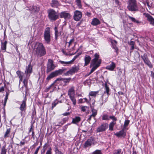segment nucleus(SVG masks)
<instances>
[{"label": "nucleus", "instance_id": "f257e3e1", "mask_svg": "<svg viewBox=\"0 0 154 154\" xmlns=\"http://www.w3.org/2000/svg\"><path fill=\"white\" fill-rule=\"evenodd\" d=\"M35 54L37 57H41L46 54V51L43 44L40 42H37L35 45Z\"/></svg>", "mask_w": 154, "mask_h": 154}, {"label": "nucleus", "instance_id": "f03ea898", "mask_svg": "<svg viewBox=\"0 0 154 154\" xmlns=\"http://www.w3.org/2000/svg\"><path fill=\"white\" fill-rule=\"evenodd\" d=\"M99 56L98 54L96 53L95 54V57L92 60L91 63V65H92L93 67L88 75H89L94 72L100 65L101 62V60L99 59Z\"/></svg>", "mask_w": 154, "mask_h": 154}, {"label": "nucleus", "instance_id": "7ed1b4c3", "mask_svg": "<svg viewBox=\"0 0 154 154\" xmlns=\"http://www.w3.org/2000/svg\"><path fill=\"white\" fill-rule=\"evenodd\" d=\"M67 69L65 68L59 69L58 70L52 72L46 78V80H49L54 77L62 75L66 71Z\"/></svg>", "mask_w": 154, "mask_h": 154}, {"label": "nucleus", "instance_id": "20e7f679", "mask_svg": "<svg viewBox=\"0 0 154 154\" xmlns=\"http://www.w3.org/2000/svg\"><path fill=\"white\" fill-rule=\"evenodd\" d=\"M48 17L51 21H54L59 18L58 14L55 11L52 9H50L48 10Z\"/></svg>", "mask_w": 154, "mask_h": 154}, {"label": "nucleus", "instance_id": "39448f33", "mask_svg": "<svg viewBox=\"0 0 154 154\" xmlns=\"http://www.w3.org/2000/svg\"><path fill=\"white\" fill-rule=\"evenodd\" d=\"M128 3L127 8L129 11H138V8L135 0H129Z\"/></svg>", "mask_w": 154, "mask_h": 154}, {"label": "nucleus", "instance_id": "423d86ee", "mask_svg": "<svg viewBox=\"0 0 154 154\" xmlns=\"http://www.w3.org/2000/svg\"><path fill=\"white\" fill-rule=\"evenodd\" d=\"M44 39L45 42L48 44H50L51 41V35L50 29L49 27H47L44 31Z\"/></svg>", "mask_w": 154, "mask_h": 154}, {"label": "nucleus", "instance_id": "0eeeda50", "mask_svg": "<svg viewBox=\"0 0 154 154\" xmlns=\"http://www.w3.org/2000/svg\"><path fill=\"white\" fill-rule=\"evenodd\" d=\"M105 91H104L103 94L102 96V99L103 101V103L101 104L102 105L103 103L106 102L107 100V98L109 95V89L106 83L105 84Z\"/></svg>", "mask_w": 154, "mask_h": 154}, {"label": "nucleus", "instance_id": "6e6552de", "mask_svg": "<svg viewBox=\"0 0 154 154\" xmlns=\"http://www.w3.org/2000/svg\"><path fill=\"white\" fill-rule=\"evenodd\" d=\"M56 67V66L53 63V60L51 59H49L47 65L46 72L48 73L54 70Z\"/></svg>", "mask_w": 154, "mask_h": 154}, {"label": "nucleus", "instance_id": "1a4fd4ad", "mask_svg": "<svg viewBox=\"0 0 154 154\" xmlns=\"http://www.w3.org/2000/svg\"><path fill=\"white\" fill-rule=\"evenodd\" d=\"M79 69V67L78 66H74L68 71L65 72L63 74L64 75L67 76L69 75H72L74 73L77 72Z\"/></svg>", "mask_w": 154, "mask_h": 154}, {"label": "nucleus", "instance_id": "9d476101", "mask_svg": "<svg viewBox=\"0 0 154 154\" xmlns=\"http://www.w3.org/2000/svg\"><path fill=\"white\" fill-rule=\"evenodd\" d=\"M141 57L144 63L150 68H152L153 67V65L149 59L146 54V53L144 54L143 55L141 56Z\"/></svg>", "mask_w": 154, "mask_h": 154}, {"label": "nucleus", "instance_id": "9b49d317", "mask_svg": "<svg viewBox=\"0 0 154 154\" xmlns=\"http://www.w3.org/2000/svg\"><path fill=\"white\" fill-rule=\"evenodd\" d=\"M108 124L107 123H103L99 126L96 129L97 133H100L105 131L108 127Z\"/></svg>", "mask_w": 154, "mask_h": 154}, {"label": "nucleus", "instance_id": "f8f14e48", "mask_svg": "<svg viewBox=\"0 0 154 154\" xmlns=\"http://www.w3.org/2000/svg\"><path fill=\"white\" fill-rule=\"evenodd\" d=\"M82 16V12L80 11L76 10L74 12L73 17L75 20L79 21L81 18Z\"/></svg>", "mask_w": 154, "mask_h": 154}, {"label": "nucleus", "instance_id": "ddd939ff", "mask_svg": "<svg viewBox=\"0 0 154 154\" xmlns=\"http://www.w3.org/2000/svg\"><path fill=\"white\" fill-rule=\"evenodd\" d=\"M60 17L61 18H64L65 20L69 19L71 15L70 14L66 11H64L60 13Z\"/></svg>", "mask_w": 154, "mask_h": 154}, {"label": "nucleus", "instance_id": "4468645a", "mask_svg": "<svg viewBox=\"0 0 154 154\" xmlns=\"http://www.w3.org/2000/svg\"><path fill=\"white\" fill-rule=\"evenodd\" d=\"M26 100L24 99L22 102V103L20 104V109L21 111L20 113L21 116H22L23 112H25L26 109Z\"/></svg>", "mask_w": 154, "mask_h": 154}, {"label": "nucleus", "instance_id": "2eb2a0df", "mask_svg": "<svg viewBox=\"0 0 154 154\" xmlns=\"http://www.w3.org/2000/svg\"><path fill=\"white\" fill-rule=\"evenodd\" d=\"M125 129L124 128H122L120 131L115 133V135L118 137H125L126 134V132L124 131Z\"/></svg>", "mask_w": 154, "mask_h": 154}, {"label": "nucleus", "instance_id": "dca6fc26", "mask_svg": "<svg viewBox=\"0 0 154 154\" xmlns=\"http://www.w3.org/2000/svg\"><path fill=\"white\" fill-rule=\"evenodd\" d=\"M94 140L91 137L88 139L84 144V148H86L91 146V144L93 143Z\"/></svg>", "mask_w": 154, "mask_h": 154}, {"label": "nucleus", "instance_id": "f3484780", "mask_svg": "<svg viewBox=\"0 0 154 154\" xmlns=\"http://www.w3.org/2000/svg\"><path fill=\"white\" fill-rule=\"evenodd\" d=\"M32 67L30 63L26 67L25 73L27 77H29L30 74L32 73Z\"/></svg>", "mask_w": 154, "mask_h": 154}, {"label": "nucleus", "instance_id": "a211bd4d", "mask_svg": "<svg viewBox=\"0 0 154 154\" xmlns=\"http://www.w3.org/2000/svg\"><path fill=\"white\" fill-rule=\"evenodd\" d=\"M116 67V64L115 63L113 62H111V63L107 66L106 68L109 70L113 71L114 70L115 68Z\"/></svg>", "mask_w": 154, "mask_h": 154}, {"label": "nucleus", "instance_id": "6ab92c4d", "mask_svg": "<svg viewBox=\"0 0 154 154\" xmlns=\"http://www.w3.org/2000/svg\"><path fill=\"white\" fill-rule=\"evenodd\" d=\"M54 34H55V39L57 40L58 37L59 35H60L61 34V31H59L58 30L57 26H55L54 27Z\"/></svg>", "mask_w": 154, "mask_h": 154}, {"label": "nucleus", "instance_id": "aec40b11", "mask_svg": "<svg viewBox=\"0 0 154 154\" xmlns=\"http://www.w3.org/2000/svg\"><path fill=\"white\" fill-rule=\"evenodd\" d=\"M147 20L149 22L150 24L154 26V18L151 15L148 14L146 16Z\"/></svg>", "mask_w": 154, "mask_h": 154}, {"label": "nucleus", "instance_id": "412c9836", "mask_svg": "<svg viewBox=\"0 0 154 154\" xmlns=\"http://www.w3.org/2000/svg\"><path fill=\"white\" fill-rule=\"evenodd\" d=\"M81 118L80 117L75 116L72 119V123L77 125L81 121Z\"/></svg>", "mask_w": 154, "mask_h": 154}, {"label": "nucleus", "instance_id": "4be33fe9", "mask_svg": "<svg viewBox=\"0 0 154 154\" xmlns=\"http://www.w3.org/2000/svg\"><path fill=\"white\" fill-rule=\"evenodd\" d=\"M51 6L53 8H57L59 6V3L57 0H52L51 3Z\"/></svg>", "mask_w": 154, "mask_h": 154}, {"label": "nucleus", "instance_id": "5701e85b", "mask_svg": "<svg viewBox=\"0 0 154 154\" xmlns=\"http://www.w3.org/2000/svg\"><path fill=\"white\" fill-rule=\"evenodd\" d=\"M111 43L113 48L115 49L116 52L117 53L118 51V49L116 46V45L117 44V41L115 40H112L111 41Z\"/></svg>", "mask_w": 154, "mask_h": 154}, {"label": "nucleus", "instance_id": "b1692460", "mask_svg": "<svg viewBox=\"0 0 154 154\" xmlns=\"http://www.w3.org/2000/svg\"><path fill=\"white\" fill-rule=\"evenodd\" d=\"M100 23V21L97 18H94L91 23V24L94 26H96Z\"/></svg>", "mask_w": 154, "mask_h": 154}, {"label": "nucleus", "instance_id": "393cba45", "mask_svg": "<svg viewBox=\"0 0 154 154\" xmlns=\"http://www.w3.org/2000/svg\"><path fill=\"white\" fill-rule=\"evenodd\" d=\"M7 43V41H5L4 42H2L1 50L4 51V52L6 51V45Z\"/></svg>", "mask_w": 154, "mask_h": 154}, {"label": "nucleus", "instance_id": "a878e982", "mask_svg": "<svg viewBox=\"0 0 154 154\" xmlns=\"http://www.w3.org/2000/svg\"><path fill=\"white\" fill-rule=\"evenodd\" d=\"M91 57L89 56H86L85 58V66H86L88 65L91 60Z\"/></svg>", "mask_w": 154, "mask_h": 154}, {"label": "nucleus", "instance_id": "bb28decb", "mask_svg": "<svg viewBox=\"0 0 154 154\" xmlns=\"http://www.w3.org/2000/svg\"><path fill=\"white\" fill-rule=\"evenodd\" d=\"M54 151L55 154H63V152L58 149L57 145H54Z\"/></svg>", "mask_w": 154, "mask_h": 154}, {"label": "nucleus", "instance_id": "cd10ccee", "mask_svg": "<svg viewBox=\"0 0 154 154\" xmlns=\"http://www.w3.org/2000/svg\"><path fill=\"white\" fill-rule=\"evenodd\" d=\"M75 93L74 87L73 86L71 87L69 90L68 94L69 96H72Z\"/></svg>", "mask_w": 154, "mask_h": 154}, {"label": "nucleus", "instance_id": "c85d7f7f", "mask_svg": "<svg viewBox=\"0 0 154 154\" xmlns=\"http://www.w3.org/2000/svg\"><path fill=\"white\" fill-rule=\"evenodd\" d=\"M116 124V122H111L109 125V130L111 131L113 130L114 126Z\"/></svg>", "mask_w": 154, "mask_h": 154}, {"label": "nucleus", "instance_id": "c756f323", "mask_svg": "<svg viewBox=\"0 0 154 154\" xmlns=\"http://www.w3.org/2000/svg\"><path fill=\"white\" fill-rule=\"evenodd\" d=\"M10 132L11 129L10 128L7 129L4 135V138H6L8 137Z\"/></svg>", "mask_w": 154, "mask_h": 154}, {"label": "nucleus", "instance_id": "7c9ffc66", "mask_svg": "<svg viewBox=\"0 0 154 154\" xmlns=\"http://www.w3.org/2000/svg\"><path fill=\"white\" fill-rule=\"evenodd\" d=\"M128 17L130 20L132 21L134 23H136L138 24L140 23V22L134 18L133 17H131L130 16H128Z\"/></svg>", "mask_w": 154, "mask_h": 154}, {"label": "nucleus", "instance_id": "2f4dec72", "mask_svg": "<svg viewBox=\"0 0 154 154\" xmlns=\"http://www.w3.org/2000/svg\"><path fill=\"white\" fill-rule=\"evenodd\" d=\"M7 149L6 148V146H3L1 149V154H6Z\"/></svg>", "mask_w": 154, "mask_h": 154}, {"label": "nucleus", "instance_id": "473e14b6", "mask_svg": "<svg viewBox=\"0 0 154 154\" xmlns=\"http://www.w3.org/2000/svg\"><path fill=\"white\" fill-rule=\"evenodd\" d=\"M70 99L72 102L73 104L75 105L76 103V100L74 96H69Z\"/></svg>", "mask_w": 154, "mask_h": 154}, {"label": "nucleus", "instance_id": "72a5a7b5", "mask_svg": "<svg viewBox=\"0 0 154 154\" xmlns=\"http://www.w3.org/2000/svg\"><path fill=\"white\" fill-rule=\"evenodd\" d=\"M71 80V78H63L62 81L64 82L66 85H67V84H68Z\"/></svg>", "mask_w": 154, "mask_h": 154}, {"label": "nucleus", "instance_id": "f704fd0d", "mask_svg": "<svg viewBox=\"0 0 154 154\" xmlns=\"http://www.w3.org/2000/svg\"><path fill=\"white\" fill-rule=\"evenodd\" d=\"M121 149H118L114 150L113 154H122V152Z\"/></svg>", "mask_w": 154, "mask_h": 154}, {"label": "nucleus", "instance_id": "c9c22d12", "mask_svg": "<svg viewBox=\"0 0 154 154\" xmlns=\"http://www.w3.org/2000/svg\"><path fill=\"white\" fill-rule=\"evenodd\" d=\"M59 101L57 100H54L52 103L51 109H53L55 107L56 105L58 104Z\"/></svg>", "mask_w": 154, "mask_h": 154}, {"label": "nucleus", "instance_id": "e433bc0d", "mask_svg": "<svg viewBox=\"0 0 154 154\" xmlns=\"http://www.w3.org/2000/svg\"><path fill=\"white\" fill-rule=\"evenodd\" d=\"M91 111L92 114L91 115L93 116V117H94L97 114V110L93 108L92 109Z\"/></svg>", "mask_w": 154, "mask_h": 154}, {"label": "nucleus", "instance_id": "4c0bfd02", "mask_svg": "<svg viewBox=\"0 0 154 154\" xmlns=\"http://www.w3.org/2000/svg\"><path fill=\"white\" fill-rule=\"evenodd\" d=\"M102 119L103 120H109V116L106 114L103 115L102 116Z\"/></svg>", "mask_w": 154, "mask_h": 154}, {"label": "nucleus", "instance_id": "58836bf2", "mask_svg": "<svg viewBox=\"0 0 154 154\" xmlns=\"http://www.w3.org/2000/svg\"><path fill=\"white\" fill-rule=\"evenodd\" d=\"M16 73L19 78L23 77L24 75L23 72H22L21 71L18 70L17 71Z\"/></svg>", "mask_w": 154, "mask_h": 154}, {"label": "nucleus", "instance_id": "ea45409f", "mask_svg": "<svg viewBox=\"0 0 154 154\" xmlns=\"http://www.w3.org/2000/svg\"><path fill=\"white\" fill-rule=\"evenodd\" d=\"M129 44L131 46V50H133L134 48V45L135 44V42L133 41H131L129 43Z\"/></svg>", "mask_w": 154, "mask_h": 154}, {"label": "nucleus", "instance_id": "a19ab883", "mask_svg": "<svg viewBox=\"0 0 154 154\" xmlns=\"http://www.w3.org/2000/svg\"><path fill=\"white\" fill-rule=\"evenodd\" d=\"M109 119L112 120V121L111 122H116V121L117 120V118L114 116H109Z\"/></svg>", "mask_w": 154, "mask_h": 154}, {"label": "nucleus", "instance_id": "79ce46f5", "mask_svg": "<svg viewBox=\"0 0 154 154\" xmlns=\"http://www.w3.org/2000/svg\"><path fill=\"white\" fill-rule=\"evenodd\" d=\"M130 122V121L128 120H125L124 122V127L125 129L126 127L128 126Z\"/></svg>", "mask_w": 154, "mask_h": 154}, {"label": "nucleus", "instance_id": "37998d69", "mask_svg": "<svg viewBox=\"0 0 154 154\" xmlns=\"http://www.w3.org/2000/svg\"><path fill=\"white\" fill-rule=\"evenodd\" d=\"M81 109L82 111L85 112L88 109V107L86 106H83L81 107Z\"/></svg>", "mask_w": 154, "mask_h": 154}, {"label": "nucleus", "instance_id": "c03bdc74", "mask_svg": "<svg viewBox=\"0 0 154 154\" xmlns=\"http://www.w3.org/2000/svg\"><path fill=\"white\" fill-rule=\"evenodd\" d=\"M28 81L26 79H24L23 81L24 85L26 87V89L27 88Z\"/></svg>", "mask_w": 154, "mask_h": 154}, {"label": "nucleus", "instance_id": "a18cd8bd", "mask_svg": "<svg viewBox=\"0 0 154 154\" xmlns=\"http://www.w3.org/2000/svg\"><path fill=\"white\" fill-rule=\"evenodd\" d=\"M45 154H52V149L51 147L48 148Z\"/></svg>", "mask_w": 154, "mask_h": 154}, {"label": "nucleus", "instance_id": "49530a36", "mask_svg": "<svg viewBox=\"0 0 154 154\" xmlns=\"http://www.w3.org/2000/svg\"><path fill=\"white\" fill-rule=\"evenodd\" d=\"M98 92L91 91L89 93V95L91 96H95L97 93Z\"/></svg>", "mask_w": 154, "mask_h": 154}, {"label": "nucleus", "instance_id": "de8ad7c7", "mask_svg": "<svg viewBox=\"0 0 154 154\" xmlns=\"http://www.w3.org/2000/svg\"><path fill=\"white\" fill-rule=\"evenodd\" d=\"M74 41V38L70 40L69 42H66V44L68 43L69 44V45L68 46V48H69L70 46V45Z\"/></svg>", "mask_w": 154, "mask_h": 154}, {"label": "nucleus", "instance_id": "09e8293b", "mask_svg": "<svg viewBox=\"0 0 154 154\" xmlns=\"http://www.w3.org/2000/svg\"><path fill=\"white\" fill-rule=\"evenodd\" d=\"M92 154H102L100 150H96L93 152Z\"/></svg>", "mask_w": 154, "mask_h": 154}, {"label": "nucleus", "instance_id": "8fccbe9b", "mask_svg": "<svg viewBox=\"0 0 154 154\" xmlns=\"http://www.w3.org/2000/svg\"><path fill=\"white\" fill-rule=\"evenodd\" d=\"M32 9L34 11H38L39 10V8L36 6H33L32 7Z\"/></svg>", "mask_w": 154, "mask_h": 154}, {"label": "nucleus", "instance_id": "3c124183", "mask_svg": "<svg viewBox=\"0 0 154 154\" xmlns=\"http://www.w3.org/2000/svg\"><path fill=\"white\" fill-rule=\"evenodd\" d=\"M63 78H58L53 83L54 84L55 83L57 82L58 81H59L63 80Z\"/></svg>", "mask_w": 154, "mask_h": 154}, {"label": "nucleus", "instance_id": "603ef678", "mask_svg": "<svg viewBox=\"0 0 154 154\" xmlns=\"http://www.w3.org/2000/svg\"><path fill=\"white\" fill-rule=\"evenodd\" d=\"M47 148V144L45 143V145L44 146L43 148V152L44 153H45V151L46 150V149Z\"/></svg>", "mask_w": 154, "mask_h": 154}, {"label": "nucleus", "instance_id": "864d4df0", "mask_svg": "<svg viewBox=\"0 0 154 154\" xmlns=\"http://www.w3.org/2000/svg\"><path fill=\"white\" fill-rule=\"evenodd\" d=\"M60 62L61 63L64 64V65L69 64V63L68 62H65L61 60H60Z\"/></svg>", "mask_w": 154, "mask_h": 154}, {"label": "nucleus", "instance_id": "5fc2aeb1", "mask_svg": "<svg viewBox=\"0 0 154 154\" xmlns=\"http://www.w3.org/2000/svg\"><path fill=\"white\" fill-rule=\"evenodd\" d=\"M70 125V124H68L65 125V126H63V128L64 132L66 131V130L68 127V125Z\"/></svg>", "mask_w": 154, "mask_h": 154}, {"label": "nucleus", "instance_id": "6e6d98bb", "mask_svg": "<svg viewBox=\"0 0 154 154\" xmlns=\"http://www.w3.org/2000/svg\"><path fill=\"white\" fill-rule=\"evenodd\" d=\"M70 113V112H66L65 113H63L62 114V115H63V116H66L69 115Z\"/></svg>", "mask_w": 154, "mask_h": 154}, {"label": "nucleus", "instance_id": "4d7b16f0", "mask_svg": "<svg viewBox=\"0 0 154 154\" xmlns=\"http://www.w3.org/2000/svg\"><path fill=\"white\" fill-rule=\"evenodd\" d=\"M40 148V146L38 147L36 149L34 154H37L38 152V150Z\"/></svg>", "mask_w": 154, "mask_h": 154}, {"label": "nucleus", "instance_id": "13d9d810", "mask_svg": "<svg viewBox=\"0 0 154 154\" xmlns=\"http://www.w3.org/2000/svg\"><path fill=\"white\" fill-rule=\"evenodd\" d=\"M63 124H64V123H63V122L62 121H61V122H59L58 123V124L57 125H56V126H61V125H63Z\"/></svg>", "mask_w": 154, "mask_h": 154}, {"label": "nucleus", "instance_id": "bf43d9fd", "mask_svg": "<svg viewBox=\"0 0 154 154\" xmlns=\"http://www.w3.org/2000/svg\"><path fill=\"white\" fill-rule=\"evenodd\" d=\"M85 14L88 17H90L91 15V13L90 12H87L85 13Z\"/></svg>", "mask_w": 154, "mask_h": 154}, {"label": "nucleus", "instance_id": "052dcab7", "mask_svg": "<svg viewBox=\"0 0 154 154\" xmlns=\"http://www.w3.org/2000/svg\"><path fill=\"white\" fill-rule=\"evenodd\" d=\"M67 120L68 119L67 118H63L61 121L63 122V123L64 124Z\"/></svg>", "mask_w": 154, "mask_h": 154}, {"label": "nucleus", "instance_id": "680f3d73", "mask_svg": "<svg viewBox=\"0 0 154 154\" xmlns=\"http://www.w3.org/2000/svg\"><path fill=\"white\" fill-rule=\"evenodd\" d=\"M76 2L79 6L81 4V1L80 0H76Z\"/></svg>", "mask_w": 154, "mask_h": 154}, {"label": "nucleus", "instance_id": "e2e57ef3", "mask_svg": "<svg viewBox=\"0 0 154 154\" xmlns=\"http://www.w3.org/2000/svg\"><path fill=\"white\" fill-rule=\"evenodd\" d=\"M82 99H79L78 101L79 103H82L85 102V101H84Z\"/></svg>", "mask_w": 154, "mask_h": 154}, {"label": "nucleus", "instance_id": "0e129e2a", "mask_svg": "<svg viewBox=\"0 0 154 154\" xmlns=\"http://www.w3.org/2000/svg\"><path fill=\"white\" fill-rule=\"evenodd\" d=\"M151 76L154 79V72L152 71H151Z\"/></svg>", "mask_w": 154, "mask_h": 154}, {"label": "nucleus", "instance_id": "69168bd1", "mask_svg": "<svg viewBox=\"0 0 154 154\" xmlns=\"http://www.w3.org/2000/svg\"><path fill=\"white\" fill-rule=\"evenodd\" d=\"M54 85V84L53 83L52 84H51L49 87H48V88H47V91H48L51 88V87Z\"/></svg>", "mask_w": 154, "mask_h": 154}, {"label": "nucleus", "instance_id": "338daca9", "mask_svg": "<svg viewBox=\"0 0 154 154\" xmlns=\"http://www.w3.org/2000/svg\"><path fill=\"white\" fill-rule=\"evenodd\" d=\"M32 137L33 138V139H35V134L33 131H32Z\"/></svg>", "mask_w": 154, "mask_h": 154}, {"label": "nucleus", "instance_id": "774afa93", "mask_svg": "<svg viewBox=\"0 0 154 154\" xmlns=\"http://www.w3.org/2000/svg\"><path fill=\"white\" fill-rule=\"evenodd\" d=\"M4 91V87H2L0 88V92Z\"/></svg>", "mask_w": 154, "mask_h": 154}]
</instances>
